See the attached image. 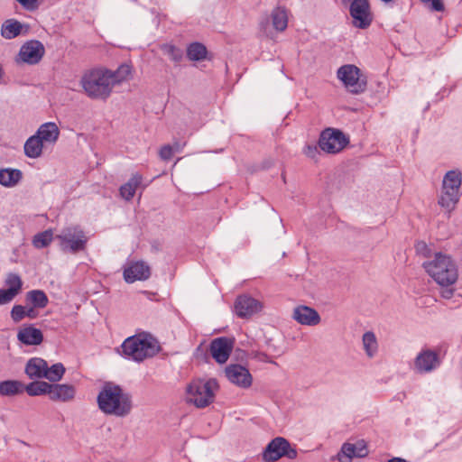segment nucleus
<instances>
[{
  "mask_svg": "<svg viewBox=\"0 0 462 462\" xmlns=\"http://www.w3.org/2000/svg\"><path fill=\"white\" fill-rule=\"evenodd\" d=\"M131 74V67L121 65L116 71L105 68H96L86 71L80 79L85 94L92 98L106 100L116 85L126 80Z\"/></svg>",
  "mask_w": 462,
  "mask_h": 462,
  "instance_id": "f257e3e1",
  "label": "nucleus"
},
{
  "mask_svg": "<svg viewBox=\"0 0 462 462\" xmlns=\"http://www.w3.org/2000/svg\"><path fill=\"white\" fill-rule=\"evenodd\" d=\"M97 402L99 410L105 414L120 418L129 415L133 409L131 393L112 382H106L103 384L97 394Z\"/></svg>",
  "mask_w": 462,
  "mask_h": 462,
  "instance_id": "f03ea898",
  "label": "nucleus"
},
{
  "mask_svg": "<svg viewBox=\"0 0 462 462\" xmlns=\"http://www.w3.org/2000/svg\"><path fill=\"white\" fill-rule=\"evenodd\" d=\"M158 341L149 334H137L124 340L118 353L128 360L137 363L151 358L159 353Z\"/></svg>",
  "mask_w": 462,
  "mask_h": 462,
  "instance_id": "7ed1b4c3",
  "label": "nucleus"
},
{
  "mask_svg": "<svg viewBox=\"0 0 462 462\" xmlns=\"http://www.w3.org/2000/svg\"><path fill=\"white\" fill-rule=\"evenodd\" d=\"M422 266L426 273L440 286L448 287L457 281V266L448 254L436 253L434 258L424 262Z\"/></svg>",
  "mask_w": 462,
  "mask_h": 462,
  "instance_id": "20e7f679",
  "label": "nucleus"
},
{
  "mask_svg": "<svg viewBox=\"0 0 462 462\" xmlns=\"http://www.w3.org/2000/svg\"><path fill=\"white\" fill-rule=\"evenodd\" d=\"M462 172L456 169L446 172L443 177L438 204L448 213L452 212L460 199Z\"/></svg>",
  "mask_w": 462,
  "mask_h": 462,
  "instance_id": "39448f33",
  "label": "nucleus"
},
{
  "mask_svg": "<svg viewBox=\"0 0 462 462\" xmlns=\"http://www.w3.org/2000/svg\"><path fill=\"white\" fill-rule=\"evenodd\" d=\"M218 388L214 378L193 380L187 386V400L197 408L208 407L214 402Z\"/></svg>",
  "mask_w": 462,
  "mask_h": 462,
  "instance_id": "423d86ee",
  "label": "nucleus"
},
{
  "mask_svg": "<svg viewBox=\"0 0 462 462\" xmlns=\"http://www.w3.org/2000/svg\"><path fill=\"white\" fill-rule=\"evenodd\" d=\"M60 242V247L63 252L76 254L83 251L88 243V237L83 229L79 226H69L62 228L56 236Z\"/></svg>",
  "mask_w": 462,
  "mask_h": 462,
  "instance_id": "0eeeda50",
  "label": "nucleus"
},
{
  "mask_svg": "<svg viewBox=\"0 0 462 462\" xmlns=\"http://www.w3.org/2000/svg\"><path fill=\"white\" fill-rule=\"evenodd\" d=\"M337 77L352 94H360L365 90L366 81L361 79V71L355 65L341 66L337 71Z\"/></svg>",
  "mask_w": 462,
  "mask_h": 462,
  "instance_id": "6e6552de",
  "label": "nucleus"
},
{
  "mask_svg": "<svg viewBox=\"0 0 462 462\" xmlns=\"http://www.w3.org/2000/svg\"><path fill=\"white\" fill-rule=\"evenodd\" d=\"M353 25L359 29L368 28L373 22V14L368 0H353L349 6Z\"/></svg>",
  "mask_w": 462,
  "mask_h": 462,
  "instance_id": "1a4fd4ad",
  "label": "nucleus"
},
{
  "mask_svg": "<svg viewBox=\"0 0 462 462\" xmlns=\"http://www.w3.org/2000/svg\"><path fill=\"white\" fill-rule=\"evenodd\" d=\"M440 364L438 353L430 349H422L414 360V369L419 374H428L437 369Z\"/></svg>",
  "mask_w": 462,
  "mask_h": 462,
  "instance_id": "9d476101",
  "label": "nucleus"
},
{
  "mask_svg": "<svg viewBox=\"0 0 462 462\" xmlns=\"http://www.w3.org/2000/svg\"><path fill=\"white\" fill-rule=\"evenodd\" d=\"M60 129L53 122L42 124L35 133L29 137L24 144H43L44 143H51L58 140Z\"/></svg>",
  "mask_w": 462,
  "mask_h": 462,
  "instance_id": "9b49d317",
  "label": "nucleus"
},
{
  "mask_svg": "<svg viewBox=\"0 0 462 462\" xmlns=\"http://www.w3.org/2000/svg\"><path fill=\"white\" fill-rule=\"evenodd\" d=\"M225 374L229 382L238 387L246 389L252 385L253 377L249 370L241 365H228L225 369Z\"/></svg>",
  "mask_w": 462,
  "mask_h": 462,
  "instance_id": "f8f14e48",
  "label": "nucleus"
},
{
  "mask_svg": "<svg viewBox=\"0 0 462 462\" xmlns=\"http://www.w3.org/2000/svg\"><path fill=\"white\" fill-rule=\"evenodd\" d=\"M263 308L262 303L254 298L244 294L235 301V313L241 319H247L258 313Z\"/></svg>",
  "mask_w": 462,
  "mask_h": 462,
  "instance_id": "ddd939ff",
  "label": "nucleus"
},
{
  "mask_svg": "<svg viewBox=\"0 0 462 462\" xmlns=\"http://www.w3.org/2000/svg\"><path fill=\"white\" fill-rule=\"evenodd\" d=\"M45 49L39 41L25 42L20 49L19 60L27 64H37L43 57Z\"/></svg>",
  "mask_w": 462,
  "mask_h": 462,
  "instance_id": "4468645a",
  "label": "nucleus"
},
{
  "mask_svg": "<svg viewBox=\"0 0 462 462\" xmlns=\"http://www.w3.org/2000/svg\"><path fill=\"white\" fill-rule=\"evenodd\" d=\"M368 455V449L364 440H358L356 443L346 442L342 445L339 452L337 454L338 462H351L353 457H365Z\"/></svg>",
  "mask_w": 462,
  "mask_h": 462,
  "instance_id": "2eb2a0df",
  "label": "nucleus"
},
{
  "mask_svg": "<svg viewBox=\"0 0 462 462\" xmlns=\"http://www.w3.org/2000/svg\"><path fill=\"white\" fill-rule=\"evenodd\" d=\"M232 349L233 341L226 337L213 339L209 346L210 354L218 364H224L227 361Z\"/></svg>",
  "mask_w": 462,
  "mask_h": 462,
  "instance_id": "dca6fc26",
  "label": "nucleus"
},
{
  "mask_svg": "<svg viewBox=\"0 0 462 462\" xmlns=\"http://www.w3.org/2000/svg\"><path fill=\"white\" fill-rule=\"evenodd\" d=\"M150 275L151 270L149 265L142 261L130 263L124 270V278L128 283H133L135 281H145Z\"/></svg>",
  "mask_w": 462,
  "mask_h": 462,
  "instance_id": "f3484780",
  "label": "nucleus"
},
{
  "mask_svg": "<svg viewBox=\"0 0 462 462\" xmlns=\"http://www.w3.org/2000/svg\"><path fill=\"white\" fill-rule=\"evenodd\" d=\"M292 318L300 325L313 327L319 324L321 318L313 308L300 305L293 310Z\"/></svg>",
  "mask_w": 462,
  "mask_h": 462,
  "instance_id": "a211bd4d",
  "label": "nucleus"
},
{
  "mask_svg": "<svg viewBox=\"0 0 462 462\" xmlns=\"http://www.w3.org/2000/svg\"><path fill=\"white\" fill-rule=\"evenodd\" d=\"M289 447V441L282 437L274 438L269 442L263 452L265 462H274L283 457L284 448Z\"/></svg>",
  "mask_w": 462,
  "mask_h": 462,
  "instance_id": "6ab92c4d",
  "label": "nucleus"
},
{
  "mask_svg": "<svg viewBox=\"0 0 462 462\" xmlns=\"http://www.w3.org/2000/svg\"><path fill=\"white\" fill-rule=\"evenodd\" d=\"M76 394V388L69 383H50L49 398L53 402H67L72 401Z\"/></svg>",
  "mask_w": 462,
  "mask_h": 462,
  "instance_id": "aec40b11",
  "label": "nucleus"
},
{
  "mask_svg": "<svg viewBox=\"0 0 462 462\" xmlns=\"http://www.w3.org/2000/svg\"><path fill=\"white\" fill-rule=\"evenodd\" d=\"M17 339L25 346H38L42 343L43 335L32 325H24L18 330Z\"/></svg>",
  "mask_w": 462,
  "mask_h": 462,
  "instance_id": "412c9836",
  "label": "nucleus"
},
{
  "mask_svg": "<svg viewBox=\"0 0 462 462\" xmlns=\"http://www.w3.org/2000/svg\"><path fill=\"white\" fill-rule=\"evenodd\" d=\"M350 139L343 131L328 127L320 133L318 144H349Z\"/></svg>",
  "mask_w": 462,
  "mask_h": 462,
  "instance_id": "4be33fe9",
  "label": "nucleus"
},
{
  "mask_svg": "<svg viewBox=\"0 0 462 462\" xmlns=\"http://www.w3.org/2000/svg\"><path fill=\"white\" fill-rule=\"evenodd\" d=\"M21 170L15 168H0V185L5 188H14L23 180Z\"/></svg>",
  "mask_w": 462,
  "mask_h": 462,
  "instance_id": "5701e85b",
  "label": "nucleus"
},
{
  "mask_svg": "<svg viewBox=\"0 0 462 462\" xmlns=\"http://www.w3.org/2000/svg\"><path fill=\"white\" fill-rule=\"evenodd\" d=\"M346 146H305L303 153L314 162L325 154H337L341 152Z\"/></svg>",
  "mask_w": 462,
  "mask_h": 462,
  "instance_id": "b1692460",
  "label": "nucleus"
},
{
  "mask_svg": "<svg viewBox=\"0 0 462 462\" xmlns=\"http://www.w3.org/2000/svg\"><path fill=\"white\" fill-rule=\"evenodd\" d=\"M47 362L41 357H32L27 361L25 374L31 378H44Z\"/></svg>",
  "mask_w": 462,
  "mask_h": 462,
  "instance_id": "393cba45",
  "label": "nucleus"
},
{
  "mask_svg": "<svg viewBox=\"0 0 462 462\" xmlns=\"http://www.w3.org/2000/svg\"><path fill=\"white\" fill-rule=\"evenodd\" d=\"M142 182L143 176L141 174H133L129 180L120 187L119 191L122 198L128 201L131 200L134 198L136 189L142 185Z\"/></svg>",
  "mask_w": 462,
  "mask_h": 462,
  "instance_id": "a878e982",
  "label": "nucleus"
},
{
  "mask_svg": "<svg viewBox=\"0 0 462 462\" xmlns=\"http://www.w3.org/2000/svg\"><path fill=\"white\" fill-rule=\"evenodd\" d=\"M272 22L273 28L278 32H283L288 26L287 9L282 6L275 7L272 12Z\"/></svg>",
  "mask_w": 462,
  "mask_h": 462,
  "instance_id": "bb28decb",
  "label": "nucleus"
},
{
  "mask_svg": "<svg viewBox=\"0 0 462 462\" xmlns=\"http://www.w3.org/2000/svg\"><path fill=\"white\" fill-rule=\"evenodd\" d=\"M363 348L369 358H373L378 352V341L373 331H366L362 337Z\"/></svg>",
  "mask_w": 462,
  "mask_h": 462,
  "instance_id": "cd10ccee",
  "label": "nucleus"
},
{
  "mask_svg": "<svg viewBox=\"0 0 462 462\" xmlns=\"http://www.w3.org/2000/svg\"><path fill=\"white\" fill-rule=\"evenodd\" d=\"M25 300L36 309H43L49 302L46 293L42 290L29 291L25 295Z\"/></svg>",
  "mask_w": 462,
  "mask_h": 462,
  "instance_id": "c85d7f7f",
  "label": "nucleus"
},
{
  "mask_svg": "<svg viewBox=\"0 0 462 462\" xmlns=\"http://www.w3.org/2000/svg\"><path fill=\"white\" fill-rule=\"evenodd\" d=\"M22 24L16 20H7L1 27V35L5 39H14L21 33Z\"/></svg>",
  "mask_w": 462,
  "mask_h": 462,
  "instance_id": "c756f323",
  "label": "nucleus"
},
{
  "mask_svg": "<svg viewBox=\"0 0 462 462\" xmlns=\"http://www.w3.org/2000/svg\"><path fill=\"white\" fill-rule=\"evenodd\" d=\"M23 391V384L19 381L6 380L0 383V394L3 396L16 395Z\"/></svg>",
  "mask_w": 462,
  "mask_h": 462,
  "instance_id": "7c9ffc66",
  "label": "nucleus"
},
{
  "mask_svg": "<svg viewBox=\"0 0 462 462\" xmlns=\"http://www.w3.org/2000/svg\"><path fill=\"white\" fill-rule=\"evenodd\" d=\"M50 383L44 381H34L24 387L30 396L49 395Z\"/></svg>",
  "mask_w": 462,
  "mask_h": 462,
  "instance_id": "2f4dec72",
  "label": "nucleus"
},
{
  "mask_svg": "<svg viewBox=\"0 0 462 462\" xmlns=\"http://www.w3.org/2000/svg\"><path fill=\"white\" fill-rule=\"evenodd\" d=\"M53 240V233L51 229L37 233L32 237V245L37 249H42L51 245Z\"/></svg>",
  "mask_w": 462,
  "mask_h": 462,
  "instance_id": "473e14b6",
  "label": "nucleus"
},
{
  "mask_svg": "<svg viewBox=\"0 0 462 462\" xmlns=\"http://www.w3.org/2000/svg\"><path fill=\"white\" fill-rule=\"evenodd\" d=\"M187 56L190 60H202L207 56V49L202 43L193 42L187 49Z\"/></svg>",
  "mask_w": 462,
  "mask_h": 462,
  "instance_id": "72a5a7b5",
  "label": "nucleus"
},
{
  "mask_svg": "<svg viewBox=\"0 0 462 462\" xmlns=\"http://www.w3.org/2000/svg\"><path fill=\"white\" fill-rule=\"evenodd\" d=\"M65 371V367L61 363H56L51 367L47 365L44 378L50 382L57 383L63 377Z\"/></svg>",
  "mask_w": 462,
  "mask_h": 462,
  "instance_id": "f704fd0d",
  "label": "nucleus"
},
{
  "mask_svg": "<svg viewBox=\"0 0 462 462\" xmlns=\"http://www.w3.org/2000/svg\"><path fill=\"white\" fill-rule=\"evenodd\" d=\"M5 285L17 296L22 291L23 281L17 273H9L5 280Z\"/></svg>",
  "mask_w": 462,
  "mask_h": 462,
  "instance_id": "c9c22d12",
  "label": "nucleus"
},
{
  "mask_svg": "<svg viewBox=\"0 0 462 462\" xmlns=\"http://www.w3.org/2000/svg\"><path fill=\"white\" fill-rule=\"evenodd\" d=\"M162 50L163 52L170 57L175 62H179L182 59V52L180 49L171 44H165Z\"/></svg>",
  "mask_w": 462,
  "mask_h": 462,
  "instance_id": "e433bc0d",
  "label": "nucleus"
},
{
  "mask_svg": "<svg viewBox=\"0 0 462 462\" xmlns=\"http://www.w3.org/2000/svg\"><path fill=\"white\" fill-rule=\"evenodd\" d=\"M180 146H162L159 155L163 161H170L175 152H179Z\"/></svg>",
  "mask_w": 462,
  "mask_h": 462,
  "instance_id": "4c0bfd02",
  "label": "nucleus"
},
{
  "mask_svg": "<svg viewBox=\"0 0 462 462\" xmlns=\"http://www.w3.org/2000/svg\"><path fill=\"white\" fill-rule=\"evenodd\" d=\"M11 318L14 323L20 322L25 318V307L22 305H14L11 310Z\"/></svg>",
  "mask_w": 462,
  "mask_h": 462,
  "instance_id": "58836bf2",
  "label": "nucleus"
},
{
  "mask_svg": "<svg viewBox=\"0 0 462 462\" xmlns=\"http://www.w3.org/2000/svg\"><path fill=\"white\" fill-rule=\"evenodd\" d=\"M43 146H23L24 154L29 158H38L42 154Z\"/></svg>",
  "mask_w": 462,
  "mask_h": 462,
  "instance_id": "ea45409f",
  "label": "nucleus"
},
{
  "mask_svg": "<svg viewBox=\"0 0 462 462\" xmlns=\"http://www.w3.org/2000/svg\"><path fill=\"white\" fill-rule=\"evenodd\" d=\"M16 297L12 291L8 289H0V305L11 302Z\"/></svg>",
  "mask_w": 462,
  "mask_h": 462,
  "instance_id": "a19ab883",
  "label": "nucleus"
},
{
  "mask_svg": "<svg viewBox=\"0 0 462 462\" xmlns=\"http://www.w3.org/2000/svg\"><path fill=\"white\" fill-rule=\"evenodd\" d=\"M415 249L418 254H422L425 257H429L430 255V249L423 241L416 243Z\"/></svg>",
  "mask_w": 462,
  "mask_h": 462,
  "instance_id": "79ce46f5",
  "label": "nucleus"
},
{
  "mask_svg": "<svg viewBox=\"0 0 462 462\" xmlns=\"http://www.w3.org/2000/svg\"><path fill=\"white\" fill-rule=\"evenodd\" d=\"M424 4H430L432 11L441 12L444 10V4L441 0H420Z\"/></svg>",
  "mask_w": 462,
  "mask_h": 462,
  "instance_id": "37998d69",
  "label": "nucleus"
},
{
  "mask_svg": "<svg viewBox=\"0 0 462 462\" xmlns=\"http://www.w3.org/2000/svg\"><path fill=\"white\" fill-rule=\"evenodd\" d=\"M26 10L33 11L39 6L37 0H16Z\"/></svg>",
  "mask_w": 462,
  "mask_h": 462,
  "instance_id": "c03bdc74",
  "label": "nucleus"
},
{
  "mask_svg": "<svg viewBox=\"0 0 462 462\" xmlns=\"http://www.w3.org/2000/svg\"><path fill=\"white\" fill-rule=\"evenodd\" d=\"M297 450L291 447V444L289 443V447L284 448V454L283 457H286L290 459H294L297 457Z\"/></svg>",
  "mask_w": 462,
  "mask_h": 462,
  "instance_id": "a18cd8bd",
  "label": "nucleus"
},
{
  "mask_svg": "<svg viewBox=\"0 0 462 462\" xmlns=\"http://www.w3.org/2000/svg\"><path fill=\"white\" fill-rule=\"evenodd\" d=\"M34 309L35 308H33L32 306L27 310L25 309V317H28L30 319H34L36 317V312H35Z\"/></svg>",
  "mask_w": 462,
  "mask_h": 462,
  "instance_id": "49530a36",
  "label": "nucleus"
},
{
  "mask_svg": "<svg viewBox=\"0 0 462 462\" xmlns=\"http://www.w3.org/2000/svg\"><path fill=\"white\" fill-rule=\"evenodd\" d=\"M453 295V290L451 289H447L445 291H442V296L446 299H450Z\"/></svg>",
  "mask_w": 462,
  "mask_h": 462,
  "instance_id": "de8ad7c7",
  "label": "nucleus"
},
{
  "mask_svg": "<svg viewBox=\"0 0 462 462\" xmlns=\"http://www.w3.org/2000/svg\"><path fill=\"white\" fill-rule=\"evenodd\" d=\"M387 462H407V461L404 458L395 457L389 459Z\"/></svg>",
  "mask_w": 462,
  "mask_h": 462,
  "instance_id": "09e8293b",
  "label": "nucleus"
},
{
  "mask_svg": "<svg viewBox=\"0 0 462 462\" xmlns=\"http://www.w3.org/2000/svg\"><path fill=\"white\" fill-rule=\"evenodd\" d=\"M347 0H343L344 3H346Z\"/></svg>",
  "mask_w": 462,
  "mask_h": 462,
  "instance_id": "8fccbe9b",
  "label": "nucleus"
}]
</instances>
